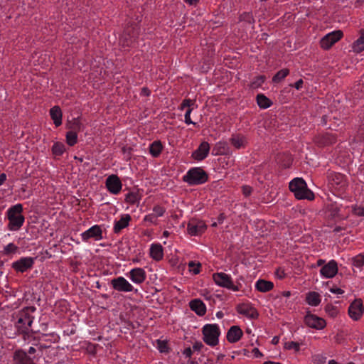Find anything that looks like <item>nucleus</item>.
Segmentation results:
<instances>
[{"label":"nucleus","mask_w":364,"mask_h":364,"mask_svg":"<svg viewBox=\"0 0 364 364\" xmlns=\"http://www.w3.org/2000/svg\"><path fill=\"white\" fill-rule=\"evenodd\" d=\"M165 209L159 205L153 208L152 213L147 214L144 218V221L150 224L156 225L157 218L161 217L165 213Z\"/></svg>","instance_id":"obj_18"},{"label":"nucleus","mask_w":364,"mask_h":364,"mask_svg":"<svg viewBox=\"0 0 364 364\" xmlns=\"http://www.w3.org/2000/svg\"><path fill=\"white\" fill-rule=\"evenodd\" d=\"M243 335L242 329L238 326H231L227 333V340L230 343H235L240 340Z\"/></svg>","instance_id":"obj_21"},{"label":"nucleus","mask_w":364,"mask_h":364,"mask_svg":"<svg viewBox=\"0 0 364 364\" xmlns=\"http://www.w3.org/2000/svg\"><path fill=\"white\" fill-rule=\"evenodd\" d=\"M6 180V175L4 173L0 174V186H1Z\"/></svg>","instance_id":"obj_52"},{"label":"nucleus","mask_w":364,"mask_h":364,"mask_svg":"<svg viewBox=\"0 0 364 364\" xmlns=\"http://www.w3.org/2000/svg\"><path fill=\"white\" fill-rule=\"evenodd\" d=\"M163 149V146L160 141H154L150 144L149 152L154 157H157L160 155Z\"/></svg>","instance_id":"obj_30"},{"label":"nucleus","mask_w":364,"mask_h":364,"mask_svg":"<svg viewBox=\"0 0 364 364\" xmlns=\"http://www.w3.org/2000/svg\"><path fill=\"white\" fill-rule=\"evenodd\" d=\"M197 105H196V102L191 99H185L179 107L180 110H183L184 109H190V108H196Z\"/></svg>","instance_id":"obj_37"},{"label":"nucleus","mask_w":364,"mask_h":364,"mask_svg":"<svg viewBox=\"0 0 364 364\" xmlns=\"http://www.w3.org/2000/svg\"><path fill=\"white\" fill-rule=\"evenodd\" d=\"M255 289L260 292H267L272 290L274 287V284L272 282L258 279L255 282Z\"/></svg>","instance_id":"obj_27"},{"label":"nucleus","mask_w":364,"mask_h":364,"mask_svg":"<svg viewBox=\"0 0 364 364\" xmlns=\"http://www.w3.org/2000/svg\"><path fill=\"white\" fill-rule=\"evenodd\" d=\"M364 313V306L361 299H355L349 306V316L354 321L359 320Z\"/></svg>","instance_id":"obj_14"},{"label":"nucleus","mask_w":364,"mask_h":364,"mask_svg":"<svg viewBox=\"0 0 364 364\" xmlns=\"http://www.w3.org/2000/svg\"><path fill=\"white\" fill-rule=\"evenodd\" d=\"M303 80L301 79L299 80L298 81H296L294 84V87L296 89V90H300L301 87H302V85H303Z\"/></svg>","instance_id":"obj_51"},{"label":"nucleus","mask_w":364,"mask_h":364,"mask_svg":"<svg viewBox=\"0 0 364 364\" xmlns=\"http://www.w3.org/2000/svg\"><path fill=\"white\" fill-rule=\"evenodd\" d=\"M279 338H278L277 336H274V337L272 338V343L273 344H277V343H278V342H279Z\"/></svg>","instance_id":"obj_57"},{"label":"nucleus","mask_w":364,"mask_h":364,"mask_svg":"<svg viewBox=\"0 0 364 364\" xmlns=\"http://www.w3.org/2000/svg\"><path fill=\"white\" fill-rule=\"evenodd\" d=\"M81 239L83 242H87L90 240L100 241L102 240V229L100 225H95L88 230L80 234Z\"/></svg>","instance_id":"obj_6"},{"label":"nucleus","mask_w":364,"mask_h":364,"mask_svg":"<svg viewBox=\"0 0 364 364\" xmlns=\"http://www.w3.org/2000/svg\"><path fill=\"white\" fill-rule=\"evenodd\" d=\"M306 303L311 306H317L321 301V296L316 291H309L306 296Z\"/></svg>","instance_id":"obj_26"},{"label":"nucleus","mask_w":364,"mask_h":364,"mask_svg":"<svg viewBox=\"0 0 364 364\" xmlns=\"http://www.w3.org/2000/svg\"><path fill=\"white\" fill-rule=\"evenodd\" d=\"M304 322L306 326L316 330H322L326 326V321L312 314H307L304 317Z\"/></svg>","instance_id":"obj_15"},{"label":"nucleus","mask_w":364,"mask_h":364,"mask_svg":"<svg viewBox=\"0 0 364 364\" xmlns=\"http://www.w3.org/2000/svg\"><path fill=\"white\" fill-rule=\"evenodd\" d=\"M352 50L355 53H360L364 50V31H360V37L352 46Z\"/></svg>","instance_id":"obj_29"},{"label":"nucleus","mask_w":364,"mask_h":364,"mask_svg":"<svg viewBox=\"0 0 364 364\" xmlns=\"http://www.w3.org/2000/svg\"><path fill=\"white\" fill-rule=\"evenodd\" d=\"M156 347L161 353H166L168 350V344L166 341L157 340Z\"/></svg>","instance_id":"obj_42"},{"label":"nucleus","mask_w":364,"mask_h":364,"mask_svg":"<svg viewBox=\"0 0 364 364\" xmlns=\"http://www.w3.org/2000/svg\"><path fill=\"white\" fill-rule=\"evenodd\" d=\"M283 296L285 297H289L291 296V292L289 291H286L282 293Z\"/></svg>","instance_id":"obj_58"},{"label":"nucleus","mask_w":364,"mask_h":364,"mask_svg":"<svg viewBox=\"0 0 364 364\" xmlns=\"http://www.w3.org/2000/svg\"><path fill=\"white\" fill-rule=\"evenodd\" d=\"M65 151V146L63 143L56 141L52 146V153L55 156H62Z\"/></svg>","instance_id":"obj_33"},{"label":"nucleus","mask_w":364,"mask_h":364,"mask_svg":"<svg viewBox=\"0 0 364 364\" xmlns=\"http://www.w3.org/2000/svg\"><path fill=\"white\" fill-rule=\"evenodd\" d=\"M33 323V318L27 313V311L23 310L20 312L18 320L16 322V328L22 333L28 331L29 327Z\"/></svg>","instance_id":"obj_13"},{"label":"nucleus","mask_w":364,"mask_h":364,"mask_svg":"<svg viewBox=\"0 0 364 364\" xmlns=\"http://www.w3.org/2000/svg\"><path fill=\"white\" fill-rule=\"evenodd\" d=\"M114 289L122 292H132L134 291V286L124 277L120 276L111 281Z\"/></svg>","instance_id":"obj_9"},{"label":"nucleus","mask_w":364,"mask_h":364,"mask_svg":"<svg viewBox=\"0 0 364 364\" xmlns=\"http://www.w3.org/2000/svg\"><path fill=\"white\" fill-rule=\"evenodd\" d=\"M224 216L223 214H221L219 218H218V223H222L223 222V220H224Z\"/></svg>","instance_id":"obj_60"},{"label":"nucleus","mask_w":364,"mask_h":364,"mask_svg":"<svg viewBox=\"0 0 364 364\" xmlns=\"http://www.w3.org/2000/svg\"><path fill=\"white\" fill-rule=\"evenodd\" d=\"M125 200L128 203L134 204V203H136V202L139 201V196L135 193H133V192L129 193L126 196Z\"/></svg>","instance_id":"obj_43"},{"label":"nucleus","mask_w":364,"mask_h":364,"mask_svg":"<svg viewBox=\"0 0 364 364\" xmlns=\"http://www.w3.org/2000/svg\"><path fill=\"white\" fill-rule=\"evenodd\" d=\"M18 250V247L13 242H10L4 247L3 252L6 255L15 254Z\"/></svg>","instance_id":"obj_38"},{"label":"nucleus","mask_w":364,"mask_h":364,"mask_svg":"<svg viewBox=\"0 0 364 364\" xmlns=\"http://www.w3.org/2000/svg\"><path fill=\"white\" fill-rule=\"evenodd\" d=\"M323 263H324V261L323 259H318L317 262L318 266H321L323 264Z\"/></svg>","instance_id":"obj_62"},{"label":"nucleus","mask_w":364,"mask_h":364,"mask_svg":"<svg viewBox=\"0 0 364 364\" xmlns=\"http://www.w3.org/2000/svg\"><path fill=\"white\" fill-rule=\"evenodd\" d=\"M252 355H253L254 358H261L262 357V353L259 351V350L257 348H254L252 350Z\"/></svg>","instance_id":"obj_48"},{"label":"nucleus","mask_w":364,"mask_h":364,"mask_svg":"<svg viewBox=\"0 0 364 364\" xmlns=\"http://www.w3.org/2000/svg\"><path fill=\"white\" fill-rule=\"evenodd\" d=\"M189 271L193 274H198L200 272V264L194 261H191L188 264Z\"/></svg>","instance_id":"obj_40"},{"label":"nucleus","mask_w":364,"mask_h":364,"mask_svg":"<svg viewBox=\"0 0 364 364\" xmlns=\"http://www.w3.org/2000/svg\"><path fill=\"white\" fill-rule=\"evenodd\" d=\"M237 311L239 314L244 315L250 319H256L259 316L257 311L253 306L248 304H242L239 306Z\"/></svg>","instance_id":"obj_22"},{"label":"nucleus","mask_w":364,"mask_h":364,"mask_svg":"<svg viewBox=\"0 0 364 364\" xmlns=\"http://www.w3.org/2000/svg\"><path fill=\"white\" fill-rule=\"evenodd\" d=\"M183 180L191 186L200 185L207 181L208 175L200 167H194L186 172Z\"/></svg>","instance_id":"obj_5"},{"label":"nucleus","mask_w":364,"mask_h":364,"mask_svg":"<svg viewBox=\"0 0 364 364\" xmlns=\"http://www.w3.org/2000/svg\"><path fill=\"white\" fill-rule=\"evenodd\" d=\"M257 102L262 109H267L272 105V101L263 94H259L257 96Z\"/></svg>","instance_id":"obj_31"},{"label":"nucleus","mask_w":364,"mask_h":364,"mask_svg":"<svg viewBox=\"0 0 364 364\" xmlns=\"http://www.w3.org/2000/svg\"><path fill=\"white\" fill-rule=\"evenodd\" d=\"M149 255L155 261H160L164 257V249L161 244L153 243L150 245Z\"/></svg>","instance_id":"obj_24"},{"label":"nucleus","mask_w":364,"mask_h":364,"mask_svg":"<svg viewBox=\"0 0 364 364\" xmlns=\"http://www.w3.org/2000/svg\"><path fill=\"white\" fill-rule=\"evenodd\" d=\"M353 212L355 215L364 216V205H356L353 208Z\"/></svg>","instance_id":"obj_46"},{"label":"nucleus","mask_w":364,"mask_h":364,"mask_svg":"<svg viewBox=\"0 0 364 364\" xmlns=\"http://www.w3.org/2000/svg\"><path fill=\"white\" fill-rule=\"evenodd\" d=\"M170 233L167 230H165L164 232H163V236L164 237H168L169 236Z\"/></svg>","instance_id":"obj_61"},{"label":"nucleus","mask_w":364,"mask_h":364,"mask_svg":"<svg viewBox=\"0 0 364 364\" xmlns=\"http://www.w3.org/2000/svg\"><path fill=\"white\" fill-rule=\"evenodd\" d=\"M131 220V216L129 214H122L118 220H115L113 226L114 233H119L122 230L129 226Z\"/></svg>","instance_id":"obj_23"},{"label":"nucleus","mask_w":364,"mask_h":364,"mask_svg":"<svg viewBox=\"0 0 364 364\" xmlns=\"http://www.w3.org/2000/svg\"><path fill=\"white\" fill-rule=\"evenodd\" d=\"M288 69H282L278 71L272 78L274 82H279L284 80L289 75Z\"/></svg>","instance_id":"obj_36"},{"label":"nucleus","mask_w":364,"mask_h":364,"mask_svg":"<svg viewBox=\"0 0 364 364\" xmlns=\"http://www.w3.org/2000/svg\"><path fill=\"white\" fill-rule=\"evenodd\" d=\"M210 151V145L207 141H203L198 148L192 153V157L198 161L205 159Z\"/></svg>","instance_id":"obj_19"},{"label":"nucleus","mask_w":364,"mask_h":364,"mask_svg":"<svg viewBox=\"0 0 364 364\" xmlns=\"http://www.w3.org/2000/svg\"><path fill=\"white\" fill-rule=\"evenodd\" d=\"M23 205L17 203L8 208L6 215L9 220L7 228L12 232L19 230L23 225L25 217L23 215Z\"/></svg>","instance_id":"obj_1"},{"label":"nucleus","mask_w":364,"mask_h":364,"mask_svg":"<svg viewBox=\"0 0 364 364\" xmlns=\"http://www.w3.org/2000/svg\"><path fill=\"white\" fill-rule=\"evenodd\" d=\"M105 186L110 193L117 195L122 191V183L117 175L112 174L106 178Z\"/></svg>","instance_id":"obj_8"},{"label":"nucleus","mask_w":364,"mask_h":364,"mask_svg":"<svg viewBox=\"0 0 364 364\" xmlns=\"http://www.w3.org/2000/svg\"><path fill=\"white\" fill-rule=\"evenodd\" d=\"M35 262V258L31 257H23L14 262L11 264L12 268L18 272H24L31 269Z\"/></svg>","instance_id":"obj_10"},{"label":"nucleus","mask_w":364,"mask_h":364,"mask_svg":"<svg viewBox=\"0 0 364 364\" xmlns=\"http://www.w3.org/2000/svg\"><path fill=\"white\" fill-rule=\"evenodd\" d=\"M231 143L236 149L244 147L247 143L245 136L241 135H235L231 138Z\"/></svg>","instance_id":"obj_32"},{"label":"nucleus","mask_w":364,"mask_h":364,"mask_svg":"<svg viewBox=\"0 0 364 364\" xmlns=\"http://www.w3.org/2000/svg\"><path fill=\"white\" fill-rule=\"evenodd\" d=\"M289 189L299 200H312L314 193L308 188L306 181L301 178H295L289 183Z\"/></svg>","instance_id":"obj_2"},{"label":"nucleus","mask_w":364,"mask_h":364,"mask_svg":"<svg viewBox=\"0 0 364 364\" xmlns=\"http://www.w3.org/2000/svg\"><path fill=\"white\" fill-rule=\"evenodd\" d=\"M213 280L220 287L227 289L232 291H237L240 289L241 284H235L230 274L223 272H215L213 274Z\"/></svg>","instance_id":"obj_4"},{"label":"nucleus","mask_w":364,"mask_h":364,"mask_svg":"<svg viewBox=\"0 0 364 364\" xmlns=\"http://www.w3.org/2000/svg\"><path fill=\"white\" fill-rule=\"evenodd\" d=\"M343 36L341 31H334L326 34L321 40V46L323 49L330 48L334 43L339 41Z\"/></svg>","instance_id":"obj_11"},{"label":"nucleus","mask_w":364,"mask_h":364,"mask_svg":"<svg viewBox=\"0 0 364 364\" xmlns=\"http://www.w3.org/2000/svg\"><path fill=\"white\" fill-rule=\"evenodd\" d=\"M328 179L332 188L339 191H343L346 186L345 176L341 173L331 172L328 175Z\"/></svg>","instance_id":"obj_12"},{"label":"nucleus","mask_w":364,"mask_h":364,"mask_svg":"<svg viewBox=\"0 0 364 364\" xmlns=\"http://www.w3.org/2000/svg\"><path fill=\"white\" fill-rule=\"evenodd\" d=\"M364 265V257L358 255L353 258V266L355 268L361 269Z\"/></svg>","instance_id":"obj_39"},{"label":"nucleus","mask_w":364,"mask_h":364,"mask_svg":"<svg viewBox=\"0 0 364 364\" xmlns=\"http://www.w3.org/2000/svg\"><path fill=\"white\" fill-rule=\"evenodd\" d=\"M184 354L186 356H191V350L190 348L186 349L185 351H184Z\"/></svg>","instance_id":"obj_56"},{"label":"nucleus","mask_w":364,"mask_h":364,"mask_svg":"<svg viewBox=\"0 0 364 364\" xmlns=\"http://www.w3.org/2000/svg\"><path fill=\"white\" fill-rule=\"evenodd\" d=\"M264 81H265L264 76H263V75L257 76L252 82L251 87L253 89L258 88L262 86V85L264 82Z\"/></svg>","instance_id":"obj_41"},{"label":"nucleus","mask_w":364,"mask_h":364,"mask_svg":"<svg viewBox=\"0 0 364 364\" xmlns=\"http://www.w3.org/2000/svg\"><path fill=\"white\" fill-rule=\"evenodd\" d=\"M328 364H338L335 360H331L328 361Z\"/></svg>","instance_id":"obj_63"},{"label":"nucleus","mask_w":364,"mask_h":364,"mask_svg":"<svg viewBox=\"0 0 364 364\" xmlns=\"http://www.w3.org/2000/svg\"><path fill=\"white\" fill-rule=\"evenodd\" d=\"M185 1L190 5H193L196 4L198 0H185Z\"/></svg>","instance_id":"obj_55"},{"label":"nucleus","mask_w":364,"mask_h":364,"mask_svg":"<svg viewBox=\"0 0 364 364\" xmlns=\"http://www.w3.org/2000/svg\"><path fill=\"white\" fill-rule=\"evenodd\" d=\"M335 209L336 210L332 213L331 214V216L333 218H336L338 216V210H337V207H335Z\"/></svg>","instance_id":"obj_54"},{"label":"nucleus","mask_w":364,"mask_h":364,"mask_svg":"<svg viewBox=\"0 0 364 364\" xmlns=\"http://www.w3.org/2000/svg\"><path fill=\"white\" fill-rule=\"evenodd\" d=\"M132 262L133 263H139V259H137V258H134L132 259Z\"/></svg>","instance_id":"obj_64"},{"label":"nucleus","mask_w":364,"mask_h":364,"mask_svg":"<svg viewBox=\"0 0 364 364\" xmlns=\"http://www.w3.org/2000/svg\"><path fill=\"white\" fill-rule=\"evenodd\" d=\"M193 109V108H190V109H187L186 111V113L184 115V118H185L184 122L186 124L196 125V123L194 122H193L191 119V114Z\"/></svg>","instance_id":"obj_44"},{"label":"nucleus","mask_w":364,"mask_h":364,"mask_svg":"<svg viewBox=\"0 0 364 364\" xmlns=\"http://www.w3.org/2000/svg\"><path fill=\"white\" fill-rule=\"evenodd\" d=\"M189 307L199 316H204L207 311L205 304L202 300L199 299H195L191 300L189 302Z\"/></svg>","instance_id":"obj_20"},{"label":"nucleus","mask_w":364,"mask_h":364,"mask_svg":"<svg viewBox=\"0 0 364 364\" xmlns=\"http://www.w3.org/2000/svg\"><path fill=\"white\" fill-rule=\"evenodd\" d=\"M330 291L335 294H342L344 293V291L338 287H332L330 289Z\"/></svg>","instance_id":"obj_49"},{"label":"nucleus","mask_w":364,"mask_h":364,"mask_svg":"<svg viewBox=\"0 0 364 364\" xmlns=\"http://www.w3.org/2000/svg\"><path fill=\"white\" fill-rule=\"evenodd\" d=\"M284 348L286 350H292L294 353L299 351L300 344L294 341H286L284 343Z\"/></svg>","instance_id":"obj_34"},{"label":"nucleus","mask_w":364,"mask_h":364,"mask_svg":"<svg viewBox=\"0 0 364 364\" xmlns=\"http://www.w3.org/2000/svg\"><path fill=\"white\" fill-rule=\"evenodd\" d=\"M14 360L20 364H33V361L28 358L26 353L21 350L15 352Z\"/></svg>","instance_id":"obj_28"},{"label":"nucleus","mask_w":364,"mask_h":364,"mask_svg":"<svg viewBox=\"0 0 364 364\" xmlns=\"http://www.w3.org/2000/svg\"><path fill=\"white\" fill-rule=\"evenodd\" d=\"M338 273L337 262L331 259L327 264L323 265L320 269L321 277L325 279H331Z\"/></svg>","instance_id":"obj_16"},{"label":"nucleus","mask_w":364,"mask_h":364,"mask_svg":"<svg viewBox=\"0 0 364 364\" xmlns=\"http://www.w3.org/2000/svg\"><path fill=\"white\" fill-rule=\"evenodd\" d=\"M203 347V345L200 342H197L193 346V350H197V351H200Z\"/></svg>","instance_id":"obj_50"},{"label":"nucleus","mask_w":364,"mask_h":364,"mask_svg":"<svg viewBox=\"0 0 364 364\" xmlns=\"http://www.w3.org/2000/svg\"><path fill=\"white\" fill-rule=\"evenodd\" d=\"M125 275L136 285L143 284L146 279V272L141 267L132 268Z\"/></svg>","instance_id":"obj_7"},{"label":"nucleus","mask_w":364,"mask_h":364,"mask_svg":"<svg viewBox=\"0 0 364 364\" xmlns=\"http://www.w3.org/2000/svg\"><path fill=\"white\" fill-rule=\"evenodd\" d=\"M323 141L321 142L323 145H328L333 142V138L330 136L328 134H326L323 136Z\"/></svg>","instance_id":"obj_47"},{"label":"nucleus","mask_w":364,"mask_h":364,"mask_svg":"<svg viewBox=\"0 0 364 364\" xmlns=\"http://www.w3.org/2000/svg\"><path fill=\"white\" fill-rule=\"evenodd\" d=\"M251 188L249 186H244L243 187V193L245 196H248L250 194Z\"/></svg>","instance_id":"obj_53"},{"label":"nucleus","mask_w":364,"mask_h":364,"mask_svg":"<svg viewBox=\"0 0 364 364\" xmlns=\"http://www.w3.org/2000/svg\"><path fill=\"white\" fill-rule=\"evenodd\" d=\"M35 352H36V349H35V348H33V347H30V348H29V349H28V353H29L30 354H33V353H34Z\"/></svg>","instance_id":"obj_59"},{"label":"nucleus","mask_w":364,"mask_h":364,"mask_svg":"<svg viewBox=\"0 0 364 364\" xmlns=\"http://www.w3.org/2000/svg\"><path fill=\"white\" fill-rule=\"evenodd\" d=\"M215 149H218V154H224L227 150V144L225 142H218L215 146Z\"/></svg>","instance_id":"obj_45"},{"label":"nucleus","mask_w":364,"mask_h":364,"mask_svg":"<svg viewBox=\"0 0 364 364\" xmlns=\"http://www.w3.org/2000/svg\"><path fill=\"white\" fill-rule=\"evenodd\" d=\"M50 115L56 127L62 124V111L58 106H54L50 109Z\"/></svg>","instance_id":"obj_25"},{"label":"nucleus","mask_w":364,"mask_h":364,"mask_svg":"<svg viewBox=\"0 0 364 364\" xmlns=\"http://www.w3.org/2000/svg\"><path fill=\"white\" fill-rule=\"evenodd\" d=\"M203 342L210 347H215L219 343L221 334L220 328L217 323H207L202 328Z\"/></svg>","instance_id":"obj_3"},{"label":"nucleus","mask_w":364,"mask_h":364,"mask_svg":"<svg viewBox=\"0 0 364 364\" xmlns=\"http://www.w3.org/2000/svg\"><path fill=\"white\" fill-rule=\"evenodd\" d=\"M77 141V135L76 132L70 131L66 134V142L67 144L72 146H74Z\"/></svg>","instance_id":"obj_35"},{"label":"nucleus","mask_w":364,"mask_h":364,"mask_svg":"<svg viewBox=\"0 0 364 364\" xmlns=\"http://www.w3.org/2000/svg\"><path fill=\"white\" fill-rule=\"evenodd\" d=\"M206 225L202 220H191L187 226V232L191 236L201 235L206 230Z\"/></svg>","instance_id":"obj_17"}]
</instances>
